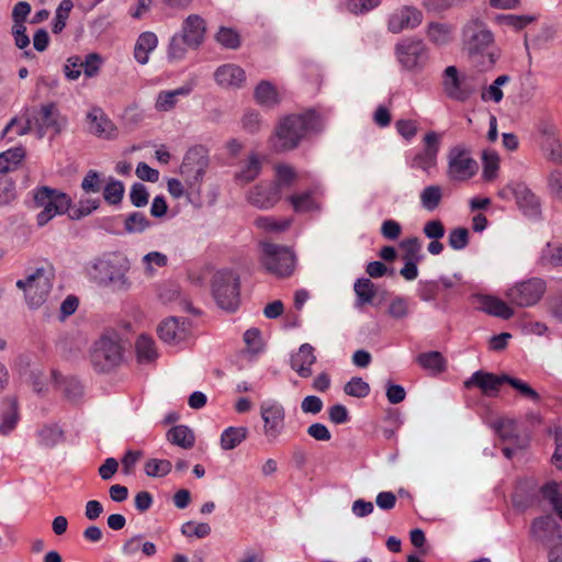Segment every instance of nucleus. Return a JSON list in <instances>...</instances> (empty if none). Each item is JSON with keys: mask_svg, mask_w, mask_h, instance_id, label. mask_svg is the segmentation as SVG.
Masks as SVG:
<instances>
[{"mask_svg": "<svg viewBox=\"0 0 562 562\" xmlns=\"http://www.w3.org/2000/svg\"><path fill=\"white\" fill-rule=\"evenodd\" d=\"M449 246L454 250H462L469 244V231L464 227L453 228L448 237Z\"/></svg>", "mask_w": 562, "mask_h": 562, "instance_id": "774afa93", "label": "nucleus"}, {"mask_svg": "<svg viewBox=\"0 0 562 562\" xmlns=\"http://www.w3.org/2000/svg\"><path fill=\"white\" fill-rule=\"evenodd\" d=\"M158 44V38L153 32L142 33L135 44L134 57L140 64L145 65L148 61L149 53L153 52Z\"/></svg>", "mask_w": 562, "mask_h": 562, "instance_id": "c756f323", "label": "nucleus"}, {"mask_svg": "<svg viewBox=\"0 0 562 562\" xmlns=\"http://www.w3.org/2000/svg\"><path fill=\"white\" fill-rule=\"evenodd\" d=\"M192 89V86L184 85L175 90L160 91L156 98L155 109L159 112L173 110L178 103V98L189 95Z\"/></svg>", "mask_w": 562, "mask_h": 562, "instance_id": "c85d7f7f", "label": "nucleus"}, {"mask_svg": "<svg viewBox=\"0 0 562 562\" xmlns=\"http://www.w3.org/2000/svg\"><path fill=\"white\" fill-rule=\"evenodd\" d=\"M34 206L42 209L36 216L38 226L46 225L56 215L68 214L71 198L57 189L41 187L33 191Z\"/></svg>", "mask_w": 562, "mask_h": 562, "instance_id": "20e7f679", "label": "nucleus"}, {"mask_svg": "<svg viewBox=\"0 0 562 562\" xmlns=\"http://www.w3.org/2000/svg\"><path fill=\"white\" fill-rule=\"evenodd\" d=\"M427 37L436 46H446L453 40V26L447 23L431 22L427 26Z\"/></svg>", "mask_w": 562, "mask_h": 562, "instance_id": "7c9ffc66", "label": "nucleus"}, {"mask_svg": "<svg viewBox=\"0 0 562 562\" xmlns=\"http://www.w3.org/2000/svg\"><path fill=\"white\" fill-rule=\"evenodd\" d=\"M124 192L123 182L111 178L103 189V199L110 205H119L123 200Z\"/></svg>", "mask_w": 562, "mask_h": 562, "instance_id": "de8ad7c7", "label": "nucleus"}, {"mask_svg": "<svg viewBox=\"0 0 562 562\" xmlns=\"http://www.w3.org/2000/svg\"><path fill=\"white\" fill-rule=\"evenodd\" d=\"M215 38L222 46L228 49H236L240 46L239 34L231 27H220Z\"/></svg>", "mask_w": 562, "mask_h": 562, "instance_id": "13d9d810", "label": "nucleus"}, {"mask_svg": "<svg viewBox=\"0 0 562 562\" xmlns=\"http://www.w3.org/2000/svg\"><path fill=\"white\" fill-rule=\"evenodd\" d=\"M123 359V349L116 334L103 335L93 345L91 362L99 372H106L117 367Z\"/></svg>", "mask_w": 562, "mask_h": 562, "instance_id": "1a4fd4ad", "label": "nucleus"}, {"mask_svg": "<svg viewBox=\"0 0 562 562\" xmlns=\"http://www.w3.org/2000/svg\"><path fill=\"white\" fill-rule=\"evenodd\" d=\"M442 198L443 190L439 184L426 186L419 193L420 206L428 212H434L439 207Z\"/></svg>", "mask_w": 562, "mask_h": 562, "instance_id": "473e14b6", "label": "nucleus"}, {"mask_svg": "<svg viewBox=\"0 0 562 562\" xmlns=\"http://www.w3.org/2000/svg\"><path fill=\"white\" fill-rule=\"evenodd\" d=\"M72 7H74V3L71 0H63L59 3V5L56 10L54 22H53V27H52L53 33L58 34L65 29L67 19L69 16V13H70Z\"/></svg>", "mask_w": 562, "mask_h": 562, "instance_id": "6e6d98bb", "label": "nucleus"}, {"mask_svg": "<svg viewBox=\"0 0 562 562\" xmlns=\"http://www.w3.org/2000/svg\"><path fill=\"white\" fill-rule=\"evenodd\" d=\"M518 209L529 220H542L541 200L525 183H517L512 188Z\"/></svg>", "mask_w": 562, "mask_h": 562, "instance_id": "f3484780", "label": "nucleus"}, {"mask_svg": "<svg viewBox=\"0 0 562 562\" xmlns=\"http://www.w3.org/2000/svg\"><path fill=\"white\" fill-rule=\"evenodd\" d=\"M15 131L18 136H24L34 132L30 119L22 109L20 114L12 117L2 131L1 136L4 137L10 131Z\"/></svg>", "mask_w": 562, "mask_h": 562, "instance_id": "37998d69", "label": "nucleus"}, {"mask_svg": "<svg viewBox=\"0 0 562 562\" xmlns=\"http://www.w3.org/2000/svg\"><path fill=\"white\" fill-rule=\"evenodd\" d=\"M261 170L260 160L257 156L252 155L247 165L237 173L236 179L241 183H248L255 180Z\"/></svg>", "mask_w": 562, "mask_h": 562, "instance_id": "4d7b16f0", "label": "nucleus"}, {"mask_svg": "<svg viewBox=\"0 0 562 562\" xmlns=\"http://www.w3.org/2000/svg\"><path fill=\"white\" fill-rule=\"evenodd\" d=\"M167 439L172 445L179 446L183 449L192 448L195 441L193 431L184 425H178L169 429L167 432Z\"/></svg>", "mask_w": 562, "mask_h": 562, "instance_id": "72a5a7b5", "label": "nucleus"}, {"mask_svg": "<svg viewBox=\"0 0 562 562\" xmlns=\"http://www.w3.org/2000/svg\"><path fill=\"white\" fill-rule=\"evenodd\" d=\"M172 464L166 459H148L145 463V473L151 477H162L171 472Z\"/></svg>", "mask_w": 562, "mask_h": 562, "instance_id": "3c124183", "label": "nucleus"}, {"mask_svg": "<svg viewBox=\"0 0 562 562\" xmlns=\"http://www.w3.org/2000/svg\"><path fill=\"white\" fill-rule=\"evenodd\" d=\"M255 99L260 105L269 108L274 106L280 102L276 87L267 80H262L257 85L255 89Z\"/></svg>", "mask_w": 562, "mask_h": 562, "instance_id": "f704fd0d", "label": "nucleus"}, {"mask_svg": "<svg viewBox=\"0 0 562 562\" xmlns=\"http://www.w3.org/2000/svg\"><path fill=\"white\" fill-rule=\"evenodd\" d=\"M447 178L452 182H465L474 177L479 165L471 157L470 150L464 145L451 147L447 155Z\"/></svg>", "mask_w": 562, "mask_h": 562, "instance_id": "9b49d317", "label": "nucleus"}, {"mask_svg": "<svg viewBox=\"0 0 562 562\" xmlns=\"http://www.w3.org/2000/svg\"><path fill=\"white\" fill-rule=\"evenodd\" d=\"M541 492L543 498L550 502L562 520V483L549 482L542 487Z\"/></svg>", "mask_w": 562, "mask_h": 562, "instance_id": "a19ab883", "label": "nucleus"}, {"mask_svg": "<svg viewBox=\"0 0 562 562\" xmlns=\"http://www.w3.org/2000/svg\"><path fill=\"white\" fill-rule=\"evenodd\" d=\"M20 419L18 402L15 398H5L0 413V436L10 435Z\"/></svg>", "mask_w": 562, "mask_h": 562, "instance_id": "bb28decb", "label": "nucleus"}, {"mask_svg": "<svg viewBox=\"0 0 562 562\" xmlns=\"http://www.w3.org/2000/svg\"><path fill=\"white\" fill-rule=\"evenodd\" d=\"M54 274L45 268H37L30 274V285L26 290V303L31 308L43 305L53 288Z\"/></svg>", "mask_w": 562, "mask_h": 562, "instance_id": "ddd939ff", "label": "nucleus"}, {"mask_svg": "<svg viewBox=\"0 0 562 562\" xmlns=\"http://www.w3.org/2000/svg\"><path fill=\"white\" fill-rule=\"evenodd\" d=\"M532 532L539 540L551 548L561 544L559 542L562 539V530L552 516H543L535 519L532 522Z\"/></svg>", "mask_w": 562, "mask_h": 562, "instance_id": "6ab92c4d", "label": "nucleus"}, {"mask_svg": "<svg viewBox=\"0 0 562 562\" xmlns=\"http://www.w3.org/2000/svg\"><path fill=\"white\" fill-rule=\"evenodd\" d=\"M416 362L431 374L441 373L446 369V361L439 351L422 352L416 357Z\"/></svg>", "mask_w": 562, "mask_h": 562, "instance_id": "c9c22d12", "label": "nucleus"}, {"mask_svg": "<svg viewBox=\"0 0 562 562\" xmlns=\"http://www.w3.org/2000/svg\"><path fill=\"white\" fill-rule=\"evenodd\" d=\"M256 225L267 232H284L291 225V220H276L271 216H261L256 220Z\"/></svg>", "mask_w": 562, "mask_h": 562, "instance_id": "052dcab7", "label": "nucleus"}, {"mask_svg": "<svg viewBox=\"0 0 562 562\" xmlns=\"http://www.w3.org/2000/svg\"><path fill=\"white\" fill-rule=\"evenodd\" d=\"M386 313L391 318L397 321L408 317L411 314L409 299L402 295L393 296L390 300Z\"/></svg>", "mask_w": 562, "mask_h": 562, "instance_id": "c03bdc74", "label": "nucleus"}, {"mask_svg": "<svg viewBox=\"0 0 562 562\" xmlns=\"http://www.w3.org/2000/svg\"><path fill=\"white\" fill-rule=\"evenodd\" d=\"M481 86L473 75L460 71L456 66H448L441 75L445 95L457 102H465Z\"/></svg>", "mask_w": 562, "mask_h": 562, "instance_id": "0eeeda50", "label": "nucleus"}, {"mask_svg": "<svg viewBox=\"0 0 562 562\" xmlns=\"http://www.w3.org/2000/svg\"><path fill=\"white\" fill-rule=\"evenodd\" d=\"M400 63L406 69L422 67L427 59V48L422 40L409 38L396 45Z\"/></svg>", "mask_w": 562, "mask_h": 562, "instance_id": "dca6fc26", "label": "nucleus"}, {"mask_svg": "<svg viewBox=\"0 0 562 562\" xmlns=\"http://www.w3.org/2000/svg\"><path fill=\"white\" fill-rule=\"evenodd\" d=\"M401 248H403L405 251L403 255L404 261L418 262L422 260V258H423V256L420 255L422 245L417 237L404 239L401 243Z\"/></svg>", "mask_w": 562, "mask_h": 562, "instance_id": "bf43d9fd", "label": "nucleus"}, {"mask_svg": "<svg viewBox=\"0 0 562 562\" xmlns=\"http://www.w3.org/2000/svg\"><path fill=\"white\" fill-rule=\"evenodd\" d=\"M99 199H80L78 204L75 206H70L68 211V217L71 221H79L88 215H90L93 211L98 210L100 206Z\"/></svg>", "mask_w": 562, "mask_h": 562, "instance_id": "79ce46f5", "label": "nucleus"}, {"mask_svg": "<svg viewBox=\"0 0 562 562\" xmlns=\"http://www.w3.org/2000/svg\"><path fill=\"white\" fill-rule=\"evenodd\" d=\"M38 442L44 447H54L64 438V431L57 425H45L38 432Z\"/></svg>", "mask_w": 562, "mask_h": 562, "instance_id": "a18cd8bd", "label": "nucleus"}, {"mask_svg": "<svg viewBox=\"0 0 562 562\" xmlns=\"http://www.w3.org/2000/svg\"><path fill=\"white\" fill-rule=\"evenodd\" d=\"M130 269L131 262L126 256L110 254L94 259L89 274L100 286L108 288L112 292L124 293L130 291L133 285L127 276Z\"/></svg>", "mask_w": 562, "mask_h": 562, "instance_id": "f03ea898", "label": "nucleus"}, {"mask_svg": "<svg viewBox=\"0 0 562 562\" xmlns=\"http://www.w3.org/2000/svg\"><path fill=\"white\" fill-rule=\"evenodd\" d=\"M424 148L416 153L409 160L408 166L412 169H419L429 173L437 165V156L439 153L440 136L438 133L430 131L424 136Z\"/></svg>", "mask_w": 562, "mask_h": 562, "instance_id": "2eb2a0df", "label": "nucleus"}, {"mask_svg": "<svg viewBox=\"0 0 562 562\" xmlns=\"http://www.w3.org/2000/svg\"><path fill=\"white\" fill-rule=\"evenodd\" d=\"M240 281L233 270H220L212 279V294L216 304L225 311L235 312L240 303Z\"/></svg>", "mask_w": 562, "mask_h": 562, "instance_id": "423d86ee", "label": "nucleus"}, {"mask_svg": "<svg viewBox=\"0 0 562 562\" xmlns=\"http://www.w3.org/2000/svg\"><path fill=\"white\" fill-rule=\"evenodd\" d=\"M318 117L314 111L292 114L280 121L276 128L272 147L276 151H286L297 147L308 132L315 131Z\"/></svg>", "mask_w": 562, "mask_h": 562, "instance_id": "7ed1b4c3", "label": "nucleus"}, {"mask_svg": "<svg viewBox=\"0 0 562 562\" xmlns=\"http://www.w3.org/2000/svg\"><path fill=\"white\" fill-rule=\"evenodd\" d=\"M461 42L471 64L480 71L495 65L498 55L493 49L494 36L482 20L471 19L462 26Z\"/></svg>", "mask_w": 562, "mask_h": 562, "instance_id": "f257e3e1", "label": "nucleus"}, {"mask_svg": "<svg viewBox=\"0 0 562 562\" xmlns=\"http://www.w3.org/2000/svg\"><path fill=\"white\" fill-rule=\"evenodd\" d=\"M479 308L490 315L499 317L502 319H509L514 316V310L508 306L504 301L492 295L477 296Z\"/></svg>", "mask_w": 562, "mask_h": 562, "instance_id": "cd10ccee", "label": "nucleus"}, {"mask_svg": "<svg viewBox=\"0 0 562 562\" xmlns=\"http://www.w3.org/2000/svg\"><path fill=\"white\" fill-rule=\"evenodd\" d=\"M151 226V222L143 212L135 211L130 213L124 221V229L128 234L144 233Z\"/></svg>", "mask_w": 562, "mask_h": 562, "instance_id": "58836bf2", "label": "nucleus"}, {"mask_svg": "<svg viewBox=\"0 0 562 562\" xmlns=\"http://www.w3.org/2000/svg\"><path fill=\"white\" fill-rule=\"evenodd\" d=\"M512 78L508 75L498 76L487 88H484L481 92V99L483 101H493L499 103L503 100L504 93L502 87L510 82Z\"/></svg>", "mask_w": 562, "mask_h": 562, "instance_id": "ea45409f", "label": "nucleus"}, {"mask_svg": "<svg viewBox=\"0 0 562 562\" xmlns=\"http://www.w3.org/2000/svg\"><path fill=\"white\" fill-rule=\"evenodd\" d=\"M25 115L30 119L34 133L42 139L47 132L55 135L61 133L66 126V119L60 115L54 102L23 108Z\"/></svg>", "mask_w": 562, "mask_h": 562, "instance_id": "39448f33", "label": "nucleus"}, {"mask_svg": "<svg viewBox=\"0 0 562 562\" xmlns=\"http://www.w3.org/2000/svg\"><path fill=\"white\" fill-rule=\"evenodd\" d=\"M496 20L501 24H505L508 26H512L515 30H522L528 24L535 21V16L522 14V15H516V14H499L496 16Z\"/></svg>", "mask_w": 562, "mask_h": 562, "instance_id": "680f3d73", "label": "nucleus"}, {"mask_svg": "<svg viewBox=\"0 0 562 562\" xmlns=\"http://www.w3.org/2000/svg\"><path fill=\"white\" fill-rule=\"evenodd\" d=\"M260 416L263 420V434L269 441H274L284 430L285 409L277 401L260 404Z\"/></svg>", "mask_w": 562, "mask_h": 562, "instance_id": "4468645a", "label": "nucleus"}, {"mask_svg": "<svg viewBox=\"0 0 562 562\" xmlns=\"http://www.w3.org/2000/svg\"><path fill=\"white\" fill-rule=\"evenodd\" d=\"M483 172L482 177L486 181H492L496 178L499 169V157L494 150H484L482 154Z\"/></svg>", "mask_w": 562, "mask_h": 562, "instance_id": "49530a36", "label": "nucleus"}, {"mask_svg": "<svg viewBox=\"0 0 562 562\" xmlns=\"http://www.w3.org/2000/svg\"><path fill=\"white\" fill-rule=\"evenodd\" d=\"M89 132L98 137L111 138L114 135V125L100 108H93L87 114Z\"/></svg>", "mask_w": 562, "mask_h": 562, "instance_id": "a878e982", "label": "nucleus"}, {"mask_svg": "<svg viewBox=\"0 0 562 562\" xmlns=\"http://www.w3.org/2000/svg\"><path fill=\"white\" fill-rule=\"evenodd\" d=\"M293 210L297 213L308 212L315 207V202L312 199L311 192H303L300 194H292L288 198Z\"/></svg>", "mask_w": 562, "mask_h": 562, "instance_id": "e2e57ef3", "label": "nucleus"}, {"mask_svg": "<svg viewBox=\"0 0 562 562\" xmlns=\"http://www.w3.org/2000/svg\"><path fill=\"white\" fill-rule=\"evenodd\" d=\"M539 263L542 266L550 263L553 267L562 266V245L554 246L551 243H547L539 258Z\"/></svg>", "mask_w": 562, "mask_h": 562, "instance_id": "5fc2aeb1", "label": "nucleus"}, {"mask_svg": "<svg viewBox=\"0 0 562 562\" xmlns=\"http://www.w3.org/2000/svg\"><path fill=\"white\" fill-rule=\"evenodd\" d=\"M210 166L209 150L203 145L190 147L183 156L179 173L187 186L193 190L200 189Z\"/></svg>", "mask_w": 562, "mask_h": 562, "instance_id": "6e6552de", "label": "nucleus"}, {"mask_svg": "<svg viewBox=\"0 0 562 562\" xmlns=\"http://www.w3.org/2000/svg\"><path fill=\"white\" fill-rule=\"evenodd\" d=\"M353 290L357 295L356 306L372 303L376 294L374 283L368 278L358 279L353 284Z\"/></svg>", "mask_w": 562, "mask_h": 562, "instance_id": "e433bc0d", "label": "nucleus"}, {"mask_svg": "<svg viewBox=\"0 0 562 562\" xmlns=\"http://www.w3.org/2000/svg\"><path fill=\"white\" fill-rule=\"evenodd\" d=\"M191 331V323L181 317L170 316L158 326L159 338L168 345H178L184 341Z\"/></svg>", "mask_w": 562, "mask_h": 562, "instance_id": "a211bd4d", "label": "nucleus"}, {"mask_svg": "<svg viewBox=\"0 0 562 562\" xmlns=\"http://www.w3.org/2000/svg\"><path fill=\"white\" fill-rule=\"evenodd\" d=\"M506 373L496 375L483 370L475 371L465 382L464 386L471 389L473 386L479 387L482 393L486 396H496L499 391V386L506 381L504 378Z\"/></svg>", "mask_w": 562, "mask_h": 562, "instance_id": "aec40b11", "label": "nucleus"}, {"mask_svg": "<svg viewBox=\"0 0 562 562\" xmlns=\"http://www.w3.org/2000/svg\"><path fill=\"white\" fill-rule=\"evenodd\" d=\"M423 13L414 7H403L389 19L387 27L392 33H400L405 29H415L422 23Z\"/></svg>", "mask_w": 562, "mask_h": 562, "instance_id": "412c9836", "label": "nucleus"}, {"mask_svg": "<svg viewBox=\"0 0 562 562\" xmlns=\"http://www.w3.org/2000/svg\"><path fill=\"white\" fill-rule=\"evenodd\" d=\"M541 149L547 160L561 165L562 164V143L557 137L554 139H542Z\"/></svg>", "mask_w": 562, "mask_h": 562, "instance_id": "603ef678", "label": "nucleus"}, {"mask_svg": "<svg viewBox=\"0 0 562 562\" xmlns=\"http://www.w3.org/2000/svg\"><path fill=\"white\" fill-rule=\"evenodd\" d=\"M505 383L509 384L513 389H515L522 397L528 398L535 403L540 401L539 393L532 389L527 382L514 378L512 375L506 374L504 378Z\"/></svg>", "mask_w": 562, "mask_h": 562, "instance_id": "09e8293b", "label": "nucleus"}, {"mask_svg": "<svg viewBox=\"0 0 562 562\" xmlns=\"http://www.w3.org/2000/svg\"><path fill=\"white\" fill-rule=\"evenodd\" d=\"M281 199L279 186L260 183L248 192V201L258 209H270Z\"/></svg>", "mask_w": 562, "mask_h": 562, "instance_id": "4be33fe9", "label": "nucleus"}, {"mask_svg": "<svg viewBox=\"0 0 562 562\" xmlns=\"http://www.w3.org/2000/svg\"><path fill=\"white\" fill-rule=\"evenodd\" d=\"M214 78L224 88H240L246 80V75L239 66L226 64L216 69Z\"/></svg>", "mask_w": 562, "mask_h": 562, "instance_id": "393cba45", "label": "nucleus"}, {"mask_svg": "<svg viewBox=\"0 0 562 562\" xmlns=\"http://www.w3.org/2000/svg\"><path fill=\"white\" fill-rule=\"evenodd\" d=\"M190 48L187 41L180 35L176 34L171 37L169 48H168V57L171 60H180L184 57L187 49Z\"/></svg>", "mask_w": 562, "mask_h": 562, "instance_id": "69168bd1", "label": "nucleus"}, {"mask_svg": "<svg viewBox=\"0 0 562 562\" xmlns=\"http://www.w3.org/2000/svg\"><path fill=\"white\" fill-rule=\"evenodd\" d=\"M149 193L145 184L135 182L130 190V201L135 207H144L148 204Z\"/></svg>", "mask_w": 562, "mask_h": 562, "instance_id": "338daca9", "label": "nucleus"}, {"mask_svg": "<svg viewBox=\"0 0 562 562\" xmlns=\"http://www.w3.org/2000/svg\"><path fill=\"white\" fill-rule=\"evenodd\" d=\"M547 283L541 278H530L506 291L508 301L519 307H529L536 305L544 295Z\"/></svg>", "mask_w": 562, "mask_h": 562, "instance_id": "f8f14e48", "label": "nucleus"}, {"mask_svg": "<svg viewBox=\"0 0 562 562\" xmlns=\"http://www.w3.org/2000/svg\"><path fill=\"white\" fill-rule=\"evenodd\" d=\"M370 385L360 376L351 378L344 386V392L352 397L363 398L370 394Z\"/></svg>", "mask_w": 562, "mask_h": 562, "instance_id": "864d4df0", "label": "nucleus"}, {"mask_svg": "<svg viewBox=\"0 0 562 562\" xmlns=\"http://www.w3.org/2000/svg\"><path fill=\"white\" fill-rule=\"evenodd\" d=\"M136 352L139 361H151L157 357L154 340L140 335L136 340Z\"/></svg>", "mask_w": 562, "mask_h": 562, "instance_id": "8fccbe9b", "label": "nucleus"}, {"mask_svg": "<svg viewBox=\"0 0 562 562\" xmlns=\"http://www.w3.org/2000/svg\"><path fill=\"white\" fill-rule=\"evenodd\" d=\"M59 389L65 397L70 401L78 400L83 393L81 383L75 378L64 379L61 382H59Z\"/></svg>", "mask_w": 562, "mask_h": 562, "instance_id": "0e129e2a", "label": "nucleus"}, {"mask_svg": "<svg viewBox=\"0 0 562 562\" xmlns=\"http://www.w3.org/2000/svg\"><path fill=\"white\" fill-rule=\"evenodd\" d=\"M205 31V21L198 14H191L183 21L180 35L189 47L198 48L204 40Z\"/></svg>", "mask_w": 562, "mask_h": 562, "instance_id": "b1692460", "label": "nucleus"}, {"mask_svg": "<svg viewBox=\"0 0 562 562\" xmlns=\"http://www.w3.org/2000/svg\"><path fill=\"white\" fill-rule=\"evenodd\" d=\"M25 157V149L22 146L10 148L0 154V173L14 170Z\"/></svg>", "mask_w": 562, "mask_h": 562, "instance_id": "4c0bfd02", "label": "nucleus"}, {"mask_svg": "<svg viewBox=\"0 0 562 562\" xmlns=\"http://www.w3.org/2000/svg\"><path fill=\"white\" fill-rule=\"evenodd\" d=\"M249 430L245 426L227 427L223 430L220 445L223 450H233L247 439Z\"/></svg>", "mask_w": 562, "mask_h": 562, "instance_id": "2f4dec72", "label": "nucleus"}, {"mask_svg": "<svg viewBox=\"0 0 562 562\" xmlns=\"http://www.w3.org/2000/svg\"><path fill=\"white\" fill-rule=\"evenodd\" d=\"M316 362L314 347L307 342L300 346L299 350L291 356L290 366L301 376L310 378L313 373L312 366Z\"/></svg>", "mask_w": 562, "mask_h": 562, "instance_id": "5701e85b", "label": "nucleus"}, {"mask_svg": "<svg viewBox=\"0 0 562 562\" xmlns=\"http://www.w3.org/2000/svg\"><path fill=\"white\" fill-rule=\"evenodd\" d=\"M261 262L272 274L284 278L293 273L296 263L294 252L285 246L261 243Z\"/></svg>", "mask_w": 562, "mask_h": 562, "instance_id": "9d476101", "label": "nucleus"}]
</instances>
